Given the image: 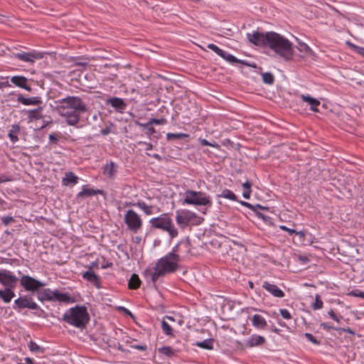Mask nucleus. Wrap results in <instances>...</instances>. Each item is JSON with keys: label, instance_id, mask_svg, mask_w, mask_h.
I'll return each instance as SVG.
<instances>
[{"label": "nucleus", "instance_id": "1", "mask_svg": "<svg viewBox=\"0 0 364 364\" xmlns=\"http://www.w3.org/2000/svg\"><path fill=\"white\" fill-rule=\"evenodd\" d=\"M58 114L64 117L66 123L70 126L76 125L80 119V115L88 111V107L77 96H68L55 101Z\"/></svg>", "mask_w": 364, "mask_h": 364}, {"label": "nucleus", "instance_id": "2", "mask_svg": "<svg viewBox=\"0 0 364 364\" xmlns=\"http://www.w3.org/2000/svg\"><path fill=\"white\" fill-rule=\"evenodd\" d=\"M179 255L175 253H168L159 259L156 263L154 272L147 269L144 272L146 277H150L153 283L167 274L175 272L178 268Z\"/></svg>", "mask_w": 364, "mask_h": 364}, {"label": "nucleus", "instance_id": "3", "mask_svg": "<svg viewBox=\"0 0 364 364\" xmlns=\"http://www.w3.org/2000/svg\"><path fill=\"white\" fill-rule=\"evenodd\" d=\"M267 46L286 60H291L294 56L292 43L276 32H269Z\"/></svg>", "mask_w": 364, "mask_h": 364}, {"label": "nucleus", "instance_id": "4", "mask_svg": "<svg viewBox=\"0 0 364 364\" xmlns=\"http://www.w3.org/2000/svg\"><path fill=\"white\" fill-rule=\"evenodd\" d=\"M62 320L79 329H84L90 321V315L84 306H75L63 315Z\"/></svg>", "mask_w": 364, "mask_h": 364}, {"label": "nucleus", "instance_id": "5", "mask_svg": "<svg viewBox=\"0 0 364 364\" xmlns=\"http://www.w3.org/2000/svg\"><path fill=\"white\" fill-rule=\"evenodd\" d=\"M149 223L151 228L168 232L171 238H174L178 236V232L168 213H162L156 218H151Z\"/></svg>", "mask_w": 364, "mask_h": 364}, {"label": "nucleus", "instance_id": "6", "mask_svg": "<svg viewBox=\"0 0 364 364\" xmlns=\"http://www.w3.org/2000/svg\"><path fill=\"white\" fill-rule=\"evenodd\" d=\"M185 194L184 203L194 205H207L208 207L212 205L210 197L204 192L187 190Z\"/></svg>", "mask_w": 364, "mask_h": 364}, {"label": "nucleus", "instance_id": "7", "mask_svg": "<svg viewBox=\"0 0 364 364\" xmlns=\"http://www.w3.org/2000/svg\"><path fill=\"white\" fill-rule=\"evenodd\" d=\"M124 220L127 228L134 233H136L142 227L141 218L132 209L127 211Z\"/></svg>", "mask_w": 364, "mask_h": 364}, {"label": "nucleus", "instance_id": "8", "mask_svg": "<svg viewBox=\"0 0 364 364\" xmlns=\"http://www.w3.org/2000/svg\"><path fill=\"white\" fill-rule=\"evenodd\" d=\"M176 213V221L183 230L190 224H193V220L197 218L195 213L188 210H177Z\"/></svg>", "mask_w": 364, "mask_h": 364}, {"label": "nucleus", "instance_id": "9", "mask_svg": "<svg viewBox=\"0 0 364 364\" xmlns=\"http://www.w3.org/2000/svg\"><path fill=\"white\" fill-rule=\"evenodd\" d=\"M21 284L26 291L36 292H38L41 287L45 286L43 282L28 275L21 277Z\"/></svg>", "mask_w": 364, "mask_h": 364}, {"label": "nucleus", "instance_id": "10", "mask_svg": "<svg viewBox=\"0 0 364 364\" xmlns=\"http://www.w3.org/2000/svg\"><path fill=\"white\" fill-rule=\"evenodd\" d=\"M269 37V32L264 33L258 31H254L252 33H247L248 41L255 46H267Z\"/></svg>", "mask_w": 364, "mask_h": 364}, {"label": "nucleus", "instance_id": "11", "mask_svg": "<svg viewBox=\"0 0 364 364\" xmlns=\"http://www.w3.org/2000/svg\"><path fill=\"white\" fill-rule=\"evenodd\" d=\"M26 308L32 310H36L39 308V306L35 301H33L31 297L28 296H20L14 301L13 309H22Z\"/></svg>", "mask_w": 364, "mask_h": 364}, {"label": "nucleus", "instance_id": "12", "mask_svg": "<svg viewBox=\"0 0 364 364\" xmlns=\"http://www.w3.org/2000/svg\"><path fill=\"white\" fill-rule=\"evenodd\" d=\"M18 277L6 270L0 271V283L5 288L14 289L16 287Z\"/></svg>", "mask_w": 364, "mask_h": 364}, {"label": "nucleus", "instance_id": "13", "mask_svg": "<svg viewBox=\"0 0 364 364\" xmlns=\"http://www.w3.org/2000/svg\"><path fill=\"white\" fill-rule=\"evenodd\" d=\"M14 57L21 61L33 63L36 59H42L43 54L37 51L21 52L14 53Z\"/></svg>", "mask_w": 364, "mask_h": 364}, {"label": "nucleus", "instance_id": "14", "mask_svg": "<svg viewBox=\"0 0 364 364\" xmlns=\"http://www.w3.org/2000/svg\"><path fill=\"white\" fill-rule=\"evenodd\" d=\"M28 78L22 75H14L11 77V82L16 87L31 91V87L28 85Z\"/></svg>", "mask_w": 364, "mask_h": 364}, {"label": "nucleus", "instance_id": "15", "mask_svg": "<svg viewBox=\"0 0 364 364\" xmlns=\"http://www.w3.org/2000/svg\"><path fill=\"white\" fill-rule=\"evenodd\" d=\"M82 278L93 284L96 288L100 289L101 285L100 282V277L96 274L92 270H87L82 275Z\"/></svg>", "mask_w": 364, "mask_h": 364}, {"label": "nucleus", "instance_id": "16", "mask_svg": "<svg viewBox=\"0 0 364 364\" xmlns=\"http://www.w3.org/2000/svg\"><path fill=\"white\" fill-rule=\"evenodd\" d=\"M262 287L275 297L282 298L284 296V291L279 289L278 287L274 284L264 282L262 284Z\"/></svg>", "mask_w": 364, "mask_h": 364}, {"label": "nucleus", "instance_id": "17", "mask_svg": "<svg viewBox=\"0 0 364 364\" xmlns=\"http://www.w3.org/2000/svg\"><path fill=\"white\" fill-rule=\"evenodd\" d=\"M266 342V339L264 337L252 334L247 341H246V346L249 348H252L258 346H262Z\"/></svg>", "mask_w": 364, "mask_h": 364}, {"label": "nucleus", "instance_id": "18", "mask_svg": "<svg viewBox=\"0 0 364 364\" xmlns=\"http://www.w3.org/2000/svg\"><path fill=\"white\" fill-rule=\"evenodd\" d=\"M107 103L110 105L112 107L118 111H122L126 108V103L122 98L119 97H110L107 100Z\"/></svg>", "mask_w": 364, "mask_h": 364}, {"label": "nucleus", "instance_id": "19", "mask_svg": "<svg viewBox=\"0 0 364 364\" xmlns=\"http://www.w3.org/2000/svg\"><path fill=\"white\" fill-rule=\"evenodd\" d=\"M17 101L24 105H38L41 103V100L39 97L26 98L24 97L21 94L18 96Z\"/></svg>", "mask_w": 364, "mask_h": 364}, {"label": "nucleus", "instance_id": "20", "mask_svg": "<svg viewBox=\"0 0 364 364\" xmlns=\"http://www.w3.org/2000/svg\"><path fill=\"white\" fill-rule=\"evenodd\" d=\"M103 191L100 189H92L88 188L86 186H83L82 191L79 192L77 195V198H82L84 197H88L91 196H95L97 194H102Z\"/></svg>", "mask_w": 364, "mask_h": 364}, {"label": "nucleus", "instance_id": "21", "mask_svg": "<svg viewBox=\"0 0 364 364\" xmlns=\"http://www.w3.org/2000/svg\"><path fill=\"white\" fill-rule=\"evenodd\" d=\"M301 98L302 100L310 105V109L313 112H318V107L320 105V102L309 95H301Z\"/></svg>", "mask_w": 364, "mask_h": 364}, {"label": "nucleus", "instance_id": "22", "mask_svg": "<svg viewBox=\"0 0 364 364\" xmlns=\"http://www.w3.org/2000/svg\"><path fill=\"white\" fill-rule=\"evenodd\" d=\"M117 166L113 161L107 164L103 167V174L110 178H113L117 173Z\"/></svg>", "mask_w": 364, "mask_h": 364}, {"label": "nucleus", "instance_id": "23", "mask_svg": "<svg viewBox=\"0 0 364 364\" xmlns=\"http://www.w3.org/2000/svg\"><path fill=\"white\" fill-rule=\"evenodd\" d=\"M252 326L258 329H264L267 325L265 318L259 314H255L252 319Z\"/></svg>", "mask_w": 364, "mask_h": 364}, {"label": "nucleus", "instance_id": "24", "mask_svg": "<svg viewBox=\"0 0 364 364\" xmlns=\"http://www.w3.org/2000/svg\"><path fill=\"white\" fill-rule=\"evenodd\" d=\"M14 296L15 293L13 289L5 288L4 289H0V298L4 303H9Z\"/></svg>", "mask_w": 364, "mask_h": 364}, {"label": "nucleus", "instance_id": "25", "mask_svg": "<svg viewBox=\"0 0 364 364\" xmlns=\"http://www.w3.org/2000/svg\"><path fill=\"white\" fill-rule=\"evenodd\" d=\"M54 291L50 289H43L38 291V299L40 301H53V295Z\"/></svg>", "mask_w": 364, "mask_h": 364}, {"label": "nucleus", "instance_id": "26", "mask_svg": "<svg viewBox=\"0 0 364 364\" xmlns=\"http://www.w3.org/2000/svg\"><path fill=\"white\" fill-rule=\"evenodd\" d=\"M167 122L166 119L165 118H161V119H151L147 123H141L139 121H136L135 124L140 127H146L149 125L152 124H156V125H163L165 124Z\"/></svg>", "mask_w": 364, "mask_h": 364}, {"label": "nucleus", "instance_id": "27", "mask_svg": "<svg viewBox=\"0 0 364 364\" xmlns=\"http://www.w3.org/2000/svg\"><path fill=\"white\" fill-rule=\"evenodd\" d=\"M20 132V126L18 124H14L11 126L8 136L14 144L18 141V134Z\"/></svg>", "mask_w": 364, "mask_h": 364}, {"label": "nucleus", "instance_id": "28", "mask_svg": "<svg viewBox=\"0 0 364 364\" xmlns=\"http://www.w3.org/2000/svg\"><path fill=\"white\" fill-rule=\"evenodd\" d=\"M166 319L174 321V318L171 316H166L161 321V328L164 333L167 336H171L173 335V329L168 323V322L166 321Z\"/></svg>", "mask_w": 364, "mask_h": 364}, {"label": "nucleus", "instance_id": "29", "mask_svg": "<svg viewBox=\"0 0 364 364\" xmlns=\"http://www.w3.org/2000/svg\"><path fill=\"white\" fill-rule=\"evenodd\" d=\"M141 280L136 274H132L128 283V287L130 289H137L140 287Z\"/></svg>", "mask_w": 364, "mask_h": 364}, {"label": "nucleus", "instance_id": "30", "mask_svg": "<svg viewBox=\"0 0 364 364\" xmlns=\"http://www.w3.org/2000/svg\"><path fill=\"white\" fill-rule=\"evenodd\" d=\"M78 181V177L76 176L73 172L70 171L65 173V176L63 178V184L68 186L69 184H76Z\"/></svg>", "mask_w": 364, "mask_h": 364}, {"label": "nucleus", "instance_id": "31", "mask_svg": "<svg viewBox=\"0 0 364 364\" xmlns=\"http://www.w3.org/2000/svg\"><path fill=\"white\" fill-rule=\"evenodd\" d=\"M53 295V301H58L60 302H68L70 296L68 294L60 293L58 291H54Z\"/></svg>", "mask_w": 364, "mask_h": 364}, {"label": "nucleus", "instance_id": "32", "mask_svg": "<svg viewBox=\"0 0 364 364\" xmlns=\"http://www.w3.org/2000/svg\"><path fill=\"white\" fill-rule=\"evenodd\" d=\"M42 107H38L34 109L29 110L28 112V117L30 120L33 119H40L42 118L41 114Z\"/></svg>", "mask_w": 364, "mask_h": 364}, {"label": "nucleus", "instance_id": "33", "mask_svg": "<svg viewBox=\"0 0 364 364\" xmlns=\"http://www.w3.org/2000/svg\"><path fill=\"white\" fill-rule=\"evenodd\" d=\"M223 56H220L224 60H227L228 62L230 63H242V64H246L243 60H239L237 58H235L234 55L228 53L225 51H223Z\"/></svg>", "mask_w": 364, "mask_h": 364}, {"label": "nucleus", "instance_id": "34", "mask_svg": "<svg viewBox=\"0 0 364 364\" xmlns=\"http://www.w3.org/2000/svg\"><path fill=\"white\" fill-rule=\"evenodd\" d=\"M218 197L227 198L233 201L237 200V196L235 194L229 189H224L222 193L218 195Z\"/></svg>", "mask_w": 364, "mask_h": 364}, {"label": "nucleus", "instance_id": "35", "mask_svg": "<svg viewBox=\"0 0 364 364\" xmlns=\"http://www.w3.org/2000/svg\"><path fill=\"white\" fill-rule=\"evenodd\" d=\"M196 346L206 350H212L213 348V340L206 339L200 342H197Z\"/></svg>", "mask_w": 364, "mask_h": 364}, {"label": "nucleus", "instance_id": "36", "mask_svg": "<svg viewBox=\"0 0 364 364\" xmlns=\"http://www.w3.org/2000/svg\"><path fill=\"white\" fill-rule=\"evenodd\" d=\"M133 205L139 207L146 215H151L153 213L152 206L147 205L144 201H139L136 203H134Z\"/></svg>", "mask_w": 364, "mask_h": 364}, {"label": "nucleus", "instance_id": "37", "mask_svg": "<svg viewBox=\"0 0 364 364\" xmlns=\"http://www.w3.org/2000/svg\"><path fill=\"white\" fill-rule=\"evenodd\" d=\"M262 80L265 84L272 85L274 82V77L269 72L262 73Z\"/></svg>", "mask_w": 364, "mask_h": 364}, {"label": "nucleus", "instance_id": "38", "mask_svg": "<svg viewBox=\"0 0 364 364\" xmlns=\"http://www.w3.org/2000/svg\"><path fill=\"white\" fill-rule=\"evenodd\" d=\"M188 135L183 133H167L166 139L170 141L172 139H181L186 137H188Z\"/></svg>", "mask_w": 364, "mask_h": 364}, {"label": "nucleus", "instance_id": "39", "mask_svg": "<svg viewBox=\"0 0 364 364\" xmlns=\"http://www.w3.org/2000/svg\"><path fill=\"white\" fill-rule=\"evenodd\" d=\"M28 348L31 351L34 352V353H43L44 351L43 348L41 347L40 346H38L36 343H35L33 341H31L29 342Z\"/></svg>", "mask_w": 364, "mask_h": 364}, {"label": "nucleus", "instance_id": "40", "mask_svg": "<svg viewBox=\"0 0 364 364\" xmlns=\"http://www.w3.org/2000/svg\"><path fill=\"white\" fill-rule=\"evenodd\" d=\"M181 246H184V247L186 249L187 252H189V250H190L189 242L188 241H186V242L181 241L173 248L172 252L171 253L176 254V252H180L181 251L180 247Z\"/></svg>", "mask_w": 364, "mask_h": 364}, {"label": "nucleus", "instance_id": "41", "mask_svg": "<svg viewBox=\"0 0 364 364\" xmlns=\"http://www.w3.org/2000/svg\"><path fill=\"white\" fill-rule=\"evenodd\" d=\"M297 48L300 52L306 55H311L313 53L311 48L304 43H299Z\"/></svg>", "mask_w": 364, "mask_h": 364}, {"label": "nucleus", "instance_id": "42", "mask_svg": "<svg viewBox=\"0 0 364 364\" xmlns=\"http://www.w3.org/2000/svg\"><path fill=\"white\" fill-rule=\"evenodd\" d=\"M242 205L246 207V208H248L249 209H251L254 211H256L257 208H259V209H262V210H267V208H265L259 204H257L255 205H253L247 202H245V201H240L239 202Z\"/></svg>", "mask_w": 364, "mask_h": 364}, {"label": "nucleus", "instance_id": "43", "mask_svg": "<svg viewBox=\"0 0 364 364\" xmlns=\"http://www.w3.org/2000/svg\"><path fill=\"white\" fill-rule=\"evenodd\" d=\"M159 352L167 356H172L174 355V350L170 346H163L159 349Z\"/></svg>", "mask_w": 364, "mask_h": 364}, {"label": "nucleus", "instance_id": "44", "mask_svg": "<svg viewBox=\"0 0 364 364\" xmlns=\"http://www.w3.org/2000/svg\"><path fill=\"white\" fill-rule=\"evenodd\" d=\"M323 307V301L319 295H316L315 298V301L312 305V308L314 310L320 309Z\"/></svg>", "mask_w": 364, "mask_h": 364}, {"label": "nucleus", "instance_id": "45", "mask_svg": "<svg viewBox=\"0 0 364 364\" xmlns=\"http://www.w3.org/2000/svg\"><path fill=\"white\" fill-rule=\"evenodd\" d=\"M209 49L215 52L216 54H218L220 56H223V51L222 49H220L218 46L213 43H209L207 46Z\"/></svg>", "mask_w": 364, "mask_h": 364}, {"label": "nucleus", "instance_id": "46", "mask_svg": "<svg viewBox=\"0 0 364 364\" xmlns=\"http://www.w3.org/2000/svg\"><path fill=\"white\" fill-rule=\"evenodd\" d=\"M347 44L350 47H351L354 50V51H355L357 53H358L361 56L364 57V48L355 46L353 43H350V42H347Z\"/></svg>", "mask_w": 364, "mask_h": 364}, {"label": "nucleus", "instance_id": "47", "mask_svg": "<svg viewBox=\"0 0 364 364\" xmlns=\"http://www.w3.org/2000/svg\"><path fill=\"white\" fill-rule=\"evenodd\" d=\"M304 336L312 343L315 345H319L321 343L320 341L317 340L311 333H305Z\"/></svg>", "mask_w": 364, "mask_h": 364}, {"label": "nucleus", "instance_id": "48", "mask_svg": "<svg viewBox=\"0 0 364 364\" xmlns=\"http://www.w3.org/2000/svg\"><path fill=\"white\" fill-rule=\"evenodd\" d=\"M348 295L364 299V291H360L358 289L350 291Z\"/></svg>", "mask_w": 364, "mask_h": 364}, {"label": "nucleus", "instance_id": "49", "mask_svg": "<svg viewBox=\"0 0 364 364\" xmlns=\"http://www.w3.org/2000/svg\"><path fill=\"white\" fill-rule=\"evenodd\" d=\"M280 314L284 319H290L291 318V314L287 309H280Z\"/></svg>", "mask_w": 364, "mask_h": 364}, {"label": "nucleus", "instance_id": "50", "mask_svg": "<svg viewBox=\"0 0 364 364\" xmlns=\"http://www.w3.org/2000/svg\"><path fill=\"white\" fill-rule=\"evenodd\" d=\"M1 221L5 225H8L9 223L14 222L15 220L12 216H3Z\"/></svg>", "mask_w": 364, "mask_h": 364}, {"label": "nucleus", "instance_id": "51", "mask_svg": "<svg viewBox=\"0 0 364 364\" xmlns=\"http://www.w3.org/2000/svg\"><path fill=\"white\" fill-rule=\"evenodd\" d=\"M328 314L331 316V318H333L336 322H340V318H342V316L338 317L333 309H330V311H328Z\"/></svg>", "mask_w": 364, "mask_h": 364}, {"label": "nucleus", "instance_id": "52", "mask_svg": "<svg viewBox=\"0 0 364 364\" xmlns=\"http://www.w3.org/2000/svg\"><path fill=\"white\" fill-rule=\"evenodd\" d=\"M335 330L338 331V332H347V333H349L352 335H354L355 334V332L354 331H353L351 328H335Z\"/></svg>", "mask_w": 364, "mask_h": 364}, {"label": "nucleus", "instance_id": "53", "mask_svg": "<svg viewBox=\"0 0 364 364\" xmlns=\"http://www.w3.org/2000/svg\"><path fill=\"white\" fill-rule=\"evenodd\" d=\"M143 128L147 129V131L146 132V134L149 136H150L151 135L156 132L155 129L151 125Z\"/></svg>", "mask_w": 364, "mask_h": 364}, {"label": "nucleus", "instance_id": "54", "mask_svg": "<svg viewBox=\"0 0 364 364\" xmlns=\"http://www.w3.org/2000/svg\"><path fill=\"white\" fill-rule=\"evenodd\" d=\"M279 228L282 230H284L286 232H288V233L291 235L292 234L294 233V232H296V230L294 229H291V228H287V226L284 225H279Z\"/></svg>", "mask_w": 364, "mask_h": 364}, {"label": "nucleus", "instance_id": "55", "mask_svg": "<svg viewBox=\"0 0 364 364\" xmlns=\"http://www.w3.org/2000/svg\"><path fill=\"white\" fill-rule=\"evenodd\" d=\"M12 181V177L11 176H5V175H1L0 176V183H4V182H7V181Z\"/></svg>", "mask_w": 364, "mask_h": 364}, {"label": "nucleus", "instance_id": "56", "mask_svg": "<svg viewBox=\"0 0 364 364\" xmlns=\"http://www.w3.org/2000/svg\"><path fill=\"white\" fill-rule=\"evenodd\" d=\"M132 348L140 350H146L147 347L146 345H132L131 346Z\"/></svg>", "mask_w": 364, "mask_h": 364}, {"label": "nucleus", "instance_id": "57", "mask_svg": "<svg viewBox=\"0 0 364 364\" xmlns=\"http://www.w3.org/2000/svg\"><path fill=\"white\" fill-rule=\"evenodd\" d=\"M139 144L144 145L146 146L145 147V150H146V151L151 150L152 149V147H153L151 144L147 143V142H145V141H139Z\"/></svg>", "mask_w": 364, "mask_h": 364}, {"label": "nucleus", "instance_id": "58", "mask_svg": "<svg viewBox=\"0 0 364 364\" xmlns=\"http://www.w3.org/2000/svg\"><path fill=\"white\" fill-rule=\"evenodd\" d=\"M251 186H252V184L250 181H247L246 182H245L244 183H242V188H243V191L244 190H251Z\"/></svg>", "mask_w": 364, "mask_h": 364}, {"label": "nucleus", "instance_id": "59", "mask_svg": "<svg viewBox=\"0 0 364 364\" xmlns=\"http://www.w3.org/2000/svg\"><path fill=\"white\" fill-rule=\"evenodd\" d=\"M251 192L252 190H244L242 193V196L246 199H249L250 197Z\"/></svg>", "mask_w": 364, "mask_h": 364}, {"label": "nucleus", "instance_id": "60", "mask_svg": "<svg viewBox=\"0 0 364 364\" xmlns=\"http://www.w3.org/2000/svg\"><path fill=\"white\" fill-rule=\"evenodd\" d=\"M321 327H322L323 329H327V330H330V329H334L335 330V328L328 325V323H321L320 324Z\"/></svg>", "mask_w": 364, "mask_h": 364}, {"label": "nucleus", "instance_id": "61", "mask_svg": "<svg viewBox=\"0 0 364 364\" xmlns=\"http://www.w3.org/2000/svg\"><path fill=\"white\" fill-rule=\"evenodd\" d=\"M146 154L149 156H152L153 158L156 159V160L158 161H161V156L158 154H149V153H146Z\"/></svg>", "mask_w": 364, "mask_h": 364}, {"label": "nucleus", "instance_id": "62", "mask_svg": "<svg viewBox=\"0 0 364 364\" xmlns=\"http://www.w3.org/2000/svg\"><path fill=\"white\" fill-rule=\"evenodd\" d=\"M11 85L9 83L8 81L6 82H0V89H2L4 87H10Z\"/></svg>", "mask_w": 364, "mask_h": 364}, {"label": "nucleus", "instance_id": "63", "mask_svg": "<svg viewBox=\"0 0 364 364\" xmlns=\"http://www.w3.org/2000/svg\"><path fill=\"white\" fill-rule=\"evenodd\" d=\"M49 140L51 142H57L58 139L53 134H51L49 135Z\"/></svg>", "mask_w": 364, "mask_h": 364}, {"label": "nucleus", "instance_id": "64", "mask_svg": "<svg viewBox=\"0 0 364 364\" xmlns=\"http://www.w3.org/2000/svg\"><path fill=\"white\" fill-rule=\"evenodd\" d=\"M24 360L26 361V363L27 364H33V363H34L33 359L28 358V357L25 358Z\"/></svg>", "mask_w": 364, "mask_h": 364}]
</instances>
